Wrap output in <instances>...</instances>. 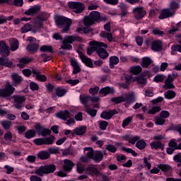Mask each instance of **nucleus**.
<instances>
[{
  "mask_svg": "<svg viewBox=\"0 0 181 181\" xmlns=\"http://www.w3.org/2000/svg\"><path fill=\"white\" fill-rule=\"evenodd\" d=\"M122 151L127 152V153H132L133 156H138V153H136V152H135V151L132 148H127L126 147H123Z\"/></svg>",
  "mask_w": 181,
  "mask_h": 181,
  "instance_id": "nucleus-61",
  "label": "nucleus"
},
{
  "mask_svg": "<svg viewBox=\"0 0 181 181\" xmlns=\"http://www.w3.org/2000/svg\"><path fill=\"white\" fill-rule=\"evenodd\" d=\"M151 49L153 50V52H160V50L163 49L162 41L159 40L153 41L151 43Z\"/></svg>",
  "mask_w": 181,
  "mask_h": 181,
  "instance_id": "nucleus-15",
  "label": "nucleus"
},
{
  "mask_svg": "<svg viewBox=\"0 0 181 181\" xmlns=\"http://www.w3.org/2000/svg\"><path fill=\"white\" fill-rule=\"evenodd\" d=\"M133 13L135 19L139 21V19H142L145 15H146V11L144 10L142 7H135L133 8Z\"/></svg>",
  "mask_w": 181,
  "mask_h": 181,
  "instance_id": "nucleus-9",
  "label": "nucleus"
},
{
  "mask_svg": "<svg viewBox=\"0 0 181 181\" xmlns=\"http://www.w3.org/2000/svg\"><path fill=\"white\" fill-rule=\"evenodd\" d=\"M152 63L151 58L146 57L143 58L141 66L142 67H148Z\"/></svg>",
  "mask_w": 181,
  "mask_h": 181,
  "instance_id": "nucleus-44",
  "label": "nucleus"
},
{
  "mask_svg": "<svg viewBox=\"0 0 181 181\" xmlns=\"http://www.w3.org/2000/svg\"><path fill=\"white\" fill-rule=\"evenodd\" d=\"M101 19V14L98 11H91L88 16L84 18L85 26H91L95 22H98Z\"/></svg>",
  "mask_w": 181,
  "mask_h": 181,
  "instance_id": "nucleus-4",
  "label": "nucleus"
},
{
  "mask_svg": "<svg viewBox=\"0 0 181 181\" xmlns=\"http://www.w3.org/2000/svg\"><path fill=\"white\" fill-rule=\"evenodd\" d=\"M14 100V107L17 110H22L23 108V103L26 101V98L25 96H21L18 95H14L13 96Z\"/></svg>",
  "mask_w": 181,
  "mask_h": 181,
  "instance_id": "nucleus-8",
  "label": "nucleus"
},
{
  "mask_svg": "<svg viewBox=\"0 0 181 181\" xmlns=\"http://www.w3.org/2000/svg\"><path fill=\"white\" fill-rule=\"evenodd\" d=\"M79 100H80L81 104H83V105H84L85 108L88 107V101H90V96L86 95H80Z\"/></svg>",
  "mask_w": 181,
  "mask_h": 181,
  "instance_id": "nucleus-27",
  "label": "nucleus"
},
{
  "mask_svg": "<svg viewBox=\"0 0 181 181\" xmlns=\"http://www.w3.org/2000/svg\"><path fill=\"white\" fill-rule=\"evenodd\" d=\"M37 157L42 160H46V159H49V158H50V153L42 151L37 154Z\"/></svg>",
  "mask_w": 181,
  "mask_h": 181,
  "instance_id": "nucleus-29",
  "label": "nucleus"
},
{
  "mask_svg": "<svg viewBox=\"0 0 181 181\" xmlns=\"http://www.w3.org/2000/svg\"><path fill=\"white\" fill-rule=\"evenodd\" d=\"M1 125L4 129H10L12 127V122L8 120H4L1 122Z\"/></svg>",
  "mask_w": 181,
  "mask_h": 181,
  "instance_id": "nucleus-50",
  "label": "nucleus"
},
{
  "mask_svg": "<svg viewBox=\"0 0 181 181\" xmlns=\"http://www.w3.org/2000/svg\"><path fill=\"white\" fill-rule=\"evenodd\" d=\"M56 171V165L54 164L45 165L35 169V174L38 176H43L44 175H50L54 173Z\"/></svg>",
  "mask_w": 181,
  "mask_h": 181,
  "instance_id": "nucleus-2",
  "label": "nucleus"
},
{
  "mask_svg": "<svg viewBox=\"0 0 181 181\" xmlns=\"http://www.w3.org/2000/svg\"><path fill=\"white\" fill-rule=\"evenodd\" d=\"M105 47V48H103ZM107 47H108V45L104 42H98V48L96 49V54L100 58L103 59V60H105L108 56H110V54L107 51Z\"/></svg>",
  "mask_w": 181,
  "mask_h": 181,
  "instance_id": "nucleus-5",
  "label": "nucleus"
},
{
  "mask_svg": "<svg viewBox=\"0 0 181 181\" xmlns=\"http://www.w3.org/2000/svg\"><path fill=\"white\" fill-rule=\"evenodd\" d=\"M88 172H90L91 175H95V176H99L100 171L94 167H88L87 168Z\"/></svg>",
  "mask_w": 181,
  "mask_h": 181,
  "instance_id": "nucleus-49",
  "label": "nucleus"
},
{
  "mask_svg": "<svg viewBox=\"0 0 181 181\" xmlns=\"http://www.w3.org/2000/svg\"><path fill=\"white\" fill-rule=\"evenodd\" d=\"M9 48L6 46V44L4 42H0V54L1 56L8 57L9 56Z\"/></svg>",
  "mask_w": 181,
  "mask_h": 181,
  "instance_id": "nucleus-19",
  "label": "nucleus"
},
{
  "mask_svg": "<svg viewBox=\"0 0 181 181\" xmlns=\"http://www.w3.org/2000/svg\"><path fill=\"white\" fill-rule=\"evenodd\" d=\"M69 6L71 9L74 10L75 13H81V12L86 9V6L81 2L70 1Z\"/></svg>",
  "mask_w": 181,
  "mask_h": 181,
  "instance_id": "nucleus-6",
  "label": "nucleus"
},
{
  "mask_svg": "<svg viewBox=\"0 0 181 181\" xmlns=\"http://www.w3.org/2000/svg\"><path fill=\"white\" fill-rule=\"evenodd\" d=\"M33 74L35 76V78L38 80V81L45 82L47 81L46 76L40 74V71L37 69H33Z\"/></svg>",
  "mask_w": 181,
  "mask_h": 181,
  "instance_id": "nucleus-22",
  "label": "nucleus"
},
{
  "mask_svg": "<svg viewBox=\"0 0 181 181\" xmlns=\"http://www.w3.org/2000/svg\"><path fill=\"white\" fill-rule=\"evenodd\" d=\"M136 147L137 149L142 151V149H145V148H146V142L142 139H139L136 143Z\"/></svg>",
  "mask_w": 181,
  "mask_h": 181,
  "instance_id": "nucleus-34",
  "label": "nucleus"
},
{
  "mask_svg": "<svg viewBox=\"0 0 181 181\" xmlns=\"http://www.w3.org/2000/svg\"><path fill=\"white\" fill-rule=\"evenodd\" d=\"M56 24L59 28H62V32L66 33L70 30V26H71V19L60 16L56 18L55 20Z\"/></svg>",
  "mask_w": 181,
  "mask_h": 181,
  "instance_id": "nucleus-3",
  "label": "nucleus"
},
{
  "mask_svg": "<svg viewBox=\"0 0 181 181\" xmlns=\"http://www.w3.org/2000/svg\"><path fill=\"white\" fill-rule=\"evenodd\" d=\"M11 6L21 7L23 6V0H14L12 1L11 0Z\"/></svg>",
  "mask_w": 181,
  "mask_h": 181,
  "instance_id": "nucleus-57",
  "label": "nucleus"
},
{
  "mask_svg": "<svg viewBox=\"0 0 181 181\" xmlns=\"http://www.w3.org/2000/svg\"><path fill=\"white\" fill-rule=\"evenodd\" d=\"M33 60V59L26 57H23L20 59L19 62L21 63V64H29V63H31V62Z\"/></svg>",
  "mask_w": 181,
  "mask_h": 181,
  "instance_id": "nucleus-51",
  "label": "nucleus"
},
{
  "mask_svg": "<svg viewBox=\"0 0 181 181\" xmlns=\"http://www.w3.org/2000/svg\"><path fill=\"white\" fill-rule=\"evenodd\" d=\"M50 134H52V130L44 127L40 135H42V136H47V135H50Z\"/></svg>",
  "mask_w": 181,
  "mask_h": 181,
  "instance_id": "nucleus-62",
  "label": "nucleus"
},
{
  "mask_svg": "<svg viewBox=\"0 0 181 181\" xmlns=\"http://www.w3.org/2000/svg\"><path fill=\"white\" fill-rule=\"evenodd\" d=\"M163 80H165V76H163V75H157L154 78V81L156 83H162V81H163Z\"/></svg>",
  "mask_w": 181,
  "mask_h": 181,
  "instance_id": "nucleus-64",
  "label": "nucleus"
},
{
  "mask_svg": "<svg viewBox=\"0 0 181 181\" xmlns=\"http://www.w3.org/2000/svg\"><path fill=\"white\" fill-rule=\"evenodd\" d=\"M71 64L74 68V74H77V73H80V71H81V69H80V65L78 64V62H77V60L73 59H71Z\"/></svg>",
  "mask_w": 181,
  "mask_h": 181,
  "instance_id": "nucleus-25",
  "label": "nucleus"
},
{
  "mask_svg": "<svg viewBox=\"0 0 181 181\" xmlns=\"http://www.w3.org/2000/svg\"><path fill=\"white\" fill-rule=\"evenodd\" d=\"M164 95L167 100H172L176 97V93L173 90H168L165 92Z\"/></svg>",
  "mask_w": 181,
  "mask_h": 181,
  "instance_id": "nucleus-38",
  "label": "nucleus"
},
{
  "mask_svg": "<svg viewBox=\"0 0 181 181\" xmlns=\"http://www.w3.org/2000/svg\"><path fill=\"white\" fill-rule=\"evenodd\" d=\"M136 81L138 84H140L141 86H146V78L142 76H139L136 78Z\"/></svg>",
  "mask_w": 181,
  "mask_h": 181,
  "instance_id": "nucleus-54",
  "label": "nucleus"
},
{
  "mask_svg": "<svg viewBox=\"0 0 181 181\" xmlns=\"http://www.w3.org/2000/svg\"><path fill=\"white\" fill-rule=\"evenodd\" d=\"M74 168V163L70 160H64L63 169L64 172H71V170Z\"/></svg>",
  "mask_w": 181,
  "mask_h": 181,
  "instance_id": "nucleus-20",
  "label": "nucleus"
},
{
  "mask_svg": "<svg viewBox=\"0 0 181 181\" xmlns=\"http://www.w3.org/2000/svg\"><path fill=\"white\" fill-rule=\"evenodd\" d=\"M15 91V88L11 84L7 83L5 88L0 89V97H11Z\"/></svg>",
  "mask_w": 181,
  "mask_h": 181,
  "instance_id": "nucleus-7",
  "label": "nucleus"
},
{
  "mask_svg": "<svg viewBox=\"0 0 181 181\" xmlns=\"http://www.w3.org/2000/svg\"><path fill=\"white\" fill-rule=\"evenodd\" d=\"M141 139L139 136H131L129 140V144H132V145H135L138 141Z\"/></svg>",
  "mask_w": 181,
  "mask_h": 181,
  "instance_id": "nucleus-53",
  "label": "nucleus"
},
{
  "mask_svg": "<svg viewBox=\"0 0 181 181\" xmlns=\"http://www.w3.org/2000/svg\"><path fill=\"white\" fill-rule=\"evenodd\" d=\"M78 54L83 63H84L86 66H87L88 67H90L91 69H93V62H91V59L86 57V55H84V54H83V52H78Z\"/></svg>",
  "mask_w": 181,
  "mask_h": 181,
  "instance_id": "nucleus-14",
  "label": "nucleus"
},
{
  "mask_svg": "<svg viewBox=\"0 0 181 181\" xmlns=\"http://www.w3.org/2000/svg\"><path fill=\"white\" fill-rule=\"evenodd\" d=\"M37 16H38V18L40 19H41V21H42L43 22H45V21H46L47 19L49 18V14L45 13V12H42L40 13V14H38Z\"/></svg>",
  "mask_w": 181,
  "mask_h": 181,
  "instance_id": "nucleus-58",
  "label": "nucleus"
},
{
  "mask_svg": "<svg viewBox=\"0 0 181 181\" xmlns=\"http://www.w3.org/2000/svg\"><path fill=\"white\" fill-rule=\"evenodd\" d=\"M124 101L127 104H132L135 101V95L132 93L127 94L124 98Z\"/></svg>",
  "mask_w": 181,
  "mask_h": 181,
  "instance_id": "nucleus-33",
  "label": "nucleus"
},
{
  "mask_svg": "<svg viewBox=\"0 0 181 181\" xmlns=\"http://www.w3.org/2000/svg\"><path fill=\"white\" fill-rule=\"evenodd\" d=\"M11 50L15 52L19 48V42L16 39H12L10 44Z\"/></svg>",
  "mask_w": 181,
  "mask_h": 181,
  "instance_id": "nucleus-31",
  "label": "nucleus"
},
{
  "mask_svg": "<svg viewBox=\"0 0 181 181\" xmlns=\"http://www.w3.org/2000/svg\"><path fill=\"white\" fill-rule=\"evenodd\" d=\"M122 12V16H127L128 14V6L124 3H121L119 6Z\"/></svg>",
  "mask_w": 181,
  "mask_h": 181,
  "instance_id": "nucleus-37",
  "label": "nucleus"
},
{
  "mask_svg": "<svg viewBox=\"0 0 181 181\" xmlns=\"http://www.w3.org/2000/svg\"><path fill=\"white\" fill-rule=\"evenodd\" d=\"M173 78L172 77V75H168V78H166L165 81V85L163 86V88L165 90H169L172 88H175V85H173Z\"/></svg>",
  "mask_w": 181,
  "mask_h": 181,
  "instance_id": "nucleus-17",
  "label": "nucleus"
},
{
  "mask_svg": "<svg viewBox=\"0 0 181 181\" xmlns=\"http://www.w3.org/2000/svg\"><path fill=\"white\" fill-rule=\"evenodd\" d=\"M40 52H47L48 53H53V47L50 45H42L40 48Z\"/></svg>",
  "mask_w": 181,
  "mask_h": 181,
  "instance_id": "nucleus-45",
  "label": "nucleus"
},
{
  "mask_svg": "<svg viewBox=\"0 0 181 181\" xmlns=\"http://www.w3.org/2000/svg\"><path fill=\"white\" fill-rule=\"evenodd\" d=\"M35 136H36V132L35 129H29L25 133V138H26V139H30L35 138Z\"/></svg>",
  "mask_w": 181,
  "mask_h": 181,
  "instance_id": "nucleus-35",
  "label": "nucleus"
},
{
  "mask_svg": "<svg viewBox=\"0 0 181 181\" xmlns=\"http://www.w3.org/2000/svg\"><path fill=\"white\" fill-rule=\"evenodd\" d=\"M76 40H77V37L71 35L65 37L63 41L69 43V45H71V43H73V42H76Z\"/></svg>",
  "mask_w": 181,
  "mask_h": 181,
  "instance_id": "nucleus-41",
  "label": "nucleus"
},
{
  "mask_svg": "<svg viewBox=\"0 0 181 181\" xmlns=\"http://www.w3.org/2000/svg\"><path fill=\"white\" fill-rule=\"evenodd\" d=\"M112 101L115 103V104H121V103L125 102V98L122 96L115 97L112 98Z\"/></svg>",
  "mask_w": 181,
  "mask_h": 181,
  "instance_id": "nucleus-47",
  "label": "nucleus"
},
{
  "mask_svg": "<svg viewBox=\"0 0 181 181\" xmlns=\"http://www.w3.org/2000/svg\"><path fill=\"white\" fill-rule=\"evenodd\" d=\"M61 49H64V50H71V49H73V47L68 42L62 41V45L61 46Z\"/></svg>",
  "mask_w": 181,
  "mask_h": 181,
  "instance_id": "nucleus-56",
  "label": "nucleus"
},
{
  "mask_svg": "<svg viewBox=\"0 0 181 181\" xmlns=\"http://www.w3.org/2000/svg\"><path fill=\"white\" fill-rule=\"evenodd\" d=\"M132 74H139L142 71V68L139 66L132 67L131 69Z\"/></svg>",
  "mask_w": 181,
  "mask_h": 181,
  "instance_id": "nucleus-60",
  "label": "nucleus"
},
{
  "mask_svg": "<svg viewBox=\"0 0 181 181\" xmlns=\"http://www.w3.org/2000/svg\"><path fill=\"white\" fill-rule=\"evenodd\" d=\"M33 23L35 25V26H33V33H36V32H39V29L43 28V21L37 16L35 18L33 19Z\"/></svg>",
  "mask_w": 181,
  "mask_h": 181,
  "instance_id": "nucleus-10",
  "label": "nucleus"
},
{
  "mask_svg": "<svg viewBox=\"0 0 181 181\" xmlns=\"http://www.w3.org/2000/svg\"><path fill=\"white\" fill-rule=\"evenodd\" d=\"M89 46H90V47L87 49V54H88L89 56H91V54H93V52H97L98 42L97 41L90 42Z\"/></svg>",
  "mask_w": 181,
  "mask_h": 181,
  "instance_id": "nucleus-18",
  "label": "nucleus"
},
{
  "mask_svg": "<svg viewBox=\"0 0 181 181\" xmlns=\"http://www.w3.org/2000/svg\"><path fill=\"white\" fill-rule=\"evenodd\" d=\"M105 149L112 153H115V152H117V147L112 144L107 145Z\"/></svg>",
  "mask_w": 181,
  "mask_h": 181,
  "instance_id": "nucleus-55",
  "label": "nucleus"
},
{
  "mask_svg": "<svg viewBox=\"0 0 181 181\" xmlns=\"http://www.w3.org/2000/svg\"><path fill=\"white\" fill-rule=\"evenodd\" d=\"M116 114H118V112L115 110H112L108 112H103L100 115V117L103 119H111V118H112V117H114V115H115Z\"/></svg>",
  "mask_w": 181,
  "mask_h": 181,
  "instance_id": "nucleus-13",
  "label": "nucleus"
},
{
  "mask_svg": "<svg viewBox=\"0 0 181 181\" xmlns=\"http://www.w3.org/2000/svg\"><path fill=\"white\" fill-rule=\"evenodd\" d=\"M85 111L88 114V115H90V117H94L95 115H97V110L95 109H91L90 106H88L85 107Z\"/></svg>",
  "mask_w": 181,
  "mask_h": 181,
  "instance_id": "nucleus-39",
  "label": "nucleus"
},
{
  "mask_svg": "<svg viewBox=\"0 0 181 181\" xmlns=\"http://www.w3.org/2000/svg\"><path fill=\"white\" fill-rule=\"evenodd\" d=\"M71 113L68 110L60 111L56 113V117L63 121H67L68 118H70Z\"/></svg>",
  "mask_w": 181,
  "mask_h": 181,
  "instance_id": "nucleus-16",
  "label": "nucleus"
},
{
  "mask_svg": "<svg viewBox=\"0 0 181 181\" xmlns=\"http://www.w3.org/2000/svg\"><path fill=\"white\" fill-rule=\"evenodd\" d=\"M11 77L13 81V86H14V87L21 86V84H22V81H23V78H22V76L18 74H12Z\"/></svg>",
  "mask_w": 181,
  "mask_h": 181,
  "instance_id": "nucleus-11",
  "label": "nucleus"
},
{
  "mask_svg": "<svg viewBox=\"0 0 181 181\" xmlns=\"http://www.w3.org/2000/svg\"><path fill=\"white\" fill-rule=\"evenodd\" d=\"M28 52H32L33 53H35L39 49V45L36 43L30 44L26 47Z\"/></svg>",
  "mask_w": 181,
  "mask_h": 181,
  "instance_id": "nucleus-32",
  "label": "nucleus"
},
{
  "mask_svg": "<svg viewBox=\"0 0 181 181\" xmlns=\"http://www.w3.org/2000/svg\"><path fill=\"white\" fill-rule=\"evenodd\" d=\"M33 31V27L29 23L25 24L21 28V33H28V32Z\"/></svg>",
  "mask_w": 181,
  "mask_h": 181,
  "instance_id": "nucleus-40",
  "label": "nucleus"
},
{
  "mask_svg": "<svg viewBox=\"0 0 181 181\" xmlns=\"http://www.w3.org/2000/svg\"><path fill=\"white\" fill-rule=\"evenodd\" d=\"M40 8V6H34L30 8L28 10H26L24 13L28 16H33V15L39 13Z\"/></svg>",
  "mask_w": 181,
  "mask_h": 181,
  "instance_id": "nucleus-12",
  "label": "nucleus"
},
{
  "mask_svg": "<svg viewBox=\"0 0 181 181\" xmlns=\"http://www.w3.org/2000/svg\"><path fill=\"white\" fill-rule=\"evenodd\" d=\"M99 93L100 94H103V95H108V94H114V93H115V90H114L113 88L107 86L103 88H101Z\"/></svg>",
  "mask_w": 181,
  "mask_h": 181,
  "instance_id": "nucleus-23",
  "label": "nucleus"
},
{
  "mask_svg": "<svg viewBox=\"0 0 181 181\" xmlns=\"http://www.w3.org/2000/svg\"><path fill=\"white\" fill-rule=\"evenodd\" d=\"M104 155H107V153L105 151H97L95 153L93 154V160L96 162V163H98L104 159Z\"/></svg>",
  "mask_w": 181,
  "mask_h": 181,
  "instance_id": "nucleus-21",
  "label": "nucleus"
},
{
  "mask_svg": "<svg viewBox=\"0 0 181 181\" xmlns=\"http://www.w3.org/2000/svg\"><path fill=\"white\" fill-rule=\"evenodd\" d=\"M119 63V58L117 56H112L110 57V68L112 69L114 66Z\"/></svg>",
  "mask_w": 181,
  "mask_h": 181,
  "instance_id": "nucleus-28",
  "label": "nucleus"
},
{
  "mask_svg": "<svg viewBox=\"0 0 181 181\" xmlns=\"http://www.w3.org/2000/svg\"><path fill=\"white\" fill-rule=\"evenodd\" d=\"M150 146L151 147V149H163V145H162V143H160L159 141H152L150 144Z\"/></svg>",
  "mask_w": 181,
  "mask_h": 181,
  "instance_id": "nucleus-30",
  "label": "nucleus"
},
{
  "mask_svg": "<svg viewBox=\"0 0 181 181\" xmlns=\"http://www.w3.org/2000/svg\"><path fill=\"white\" fill-rule=\"evenodd\" d=\"M12 62H9V58L6 57H0V66H6V67H12Z\"/></svg>",
  "mask_w": 181,
  "mask_h": 181,
  "instance_id": "nucleus-24",
  "label": "nucleus"
},
{
  "mask_svg": "<svg viewBox=\"0 0 181 181\" xmlns=\"http://www.w3.org/2000/svg\"><path fill=\"white\" fill-rule=\"evenodd\" d=\"M161 110L160 106H153L151 109L148 110V114L153 115L154 114L159 112Z\"/></svg>",
  "mask_w": 181,
  "mask_h": 181,
  "instance_id": "nucleus-46",
  "label": "nucleus"
},
{
  "mask_svg": "<svg viewBox=\"0 0 181 181\" xmlns=\"http://www.w3.org/2000/svg\"><path fill=\"white\" fill-rule=\"evenodd\" d=\"M45 127L42 126L40 123H35V129L38 135H40V133L43 131Z\"/></svg>",
  "mask_w": 181,
  "mask_h": 181,
  "instance_id": "nucleus-52",
  "label": "nucleus"
},
{
  "mask_svg": "<svg viewBox=\"0 0 181 181\" xmlns=\"http://www.w3.org/2000/svg\"><path fill=\"white\" fill-rule=\"evenodd\" d=\"M180 4L175 0H173L170 3V8H166L160 12L159 16V19H166L167 18H170V16H175L177 9H179Z\"/></svg>",
  "mask_w": 181,
  "mask_h": 181,
  "instance_id": "nucleus-1",
  "label": "nucleus"
},
{
  "mask_svg": "<svg viewBox=\"0 0 181 181\" xmlns=\"http://www.w3.org/2000/svg\"><path fill=\"white\" fill-rule=\"evenodd\" d=\"M99 127L102 131H105L107 129V127H108V122L107 121L99 122Z\"/></svg>",
  "mask_w": 181,
  "mask_h": 181,
  "instance_id": "nucleus-59",
  "label": "nucleus"
},
{
  "mask_svg": "<svg viewBox=\"0 0 181 181\" xmlns=\"http://www.w3.org/2000/svg\"><path fill=\"white\" fill-rule=\"evenodd\" d=\"M54 139H56L54 136L44 138V145H52L54 142Z\"/></svg>",
  "mask_w": 181,
  "mask_h": 181,
  "instance_id": "nucleus-42",
  "label": "nucleus"
},
{
  "mask_svg": "<svg viewBox=\"0 0 181 181\" xmlns=\"http://www.w3.org/2000/svg\"><path fill=\"white\" fill-rule=\"evenodd\" d=\"M87 131V127L86 126H82L74 130L72 135H84Z\"/></svg>",
  "mask_w": 181,
  "mask_h": 181,
  "instance_id": "nucleus-26",
  "label": "nucleus"
},
{
  "mask_svg": "<svg viewBox=\"0 0 181 181\" xmlns=\"http://www.w3.org/2000/svg\"><path fill=\"white\" fill-rule=\"evenodd\" d=\"M67 93L65 88H58L56 89V94L58 97H63Z\"/></svg>",
  "mask_w": 181,
  "mask_h": 181,
  "instance_id": "nucleus-48",
  "label": "nucleus"
},
{
  "mask_svg": "<svg viewBox=\"0 0 181 181\" xmlns=\"http://www.w3.org/2000/svg\"><path fill=\"white\" fill-rule=\"evenodd\" d=\"M155 124L156 125H163L166 122V119H163L160 116H156L154 117Z\"/></svg>",
  "mask_w": 181,
  "mask_h": 181,
  "instance_id": "nucleus-43",
  "label": "nucleus"
},
{
  "mask_svg": "<svg viewBox=\"0 0 181 181\" xmlns=\"http://www.w3.org/2000/svg\"><path fill=\"white\" fill-rule=\"evenodd\" d=\"M173 160L180 163L177 165V166H181V153H178L177 154L174 156Z\"/></svg>",
  "mask_w": 181,
  "mask_h": 181,
  "instance_id": "nucleus-63",
  "label": "nucleus"
},
{
  "mask_svg": "<svg viewBox=\"0 0 181 181\" xmlns=\"http://www.w3.org/2000/svg\"><path fill=\"white\" fill-rule=\"evenodd\" d=\"M84 152L86 153V156L89 158V159H93L94 156V149L91 147H86L84 148Z\"/></svg>",
  "mask_w": 181,
  "mask_h": 181,
  "instance_id": "nucleus-36",
  "label": "nucleus"
}]
</instances>
